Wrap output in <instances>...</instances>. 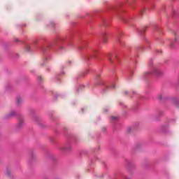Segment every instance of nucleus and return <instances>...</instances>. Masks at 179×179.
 Instances as JSON below:
<instances>
[{"label":"nucleus","mask_w":179,"mask_h":179,"mask_svg":"<svg viewBox=\"0 0 179 179\" xmlns=\"http://www.w3.org/2000/svg\"><path fill=\"white\" fill-rule=\"evenodd\" d=\"M103 43H107V40H108V38L107 37V34H103Z\"/></svg>","instance_id":"nucleus-7"},{"label":"nucleus","mask_w":179,"mask_h":179,"mask_svg":"<svg viewBox=\"0 0 179 179\" xmlns=\"http://www.w3.org/2000/svg\"><path fill=\"white\" fill-rule=\"evenodd\" d=\"M152 72H148V75H156V76H160V75H162L163 72H162V71H160L159 69L154 67L152 69Z\"/></svg>","instance_id":"nucleus-2"},{"label":"nucleus","mask_w":179,"mask_h":179,"mask_svg":"<svg viewBox=\"0 0 179 179\" xmlns=\"http://www.w3.org/2000/svg\"><path fill=\"white\" fill-rule=\"evenodd\" d=\"M43 78L41 76H38V80H39V82H41V80H42Z\"/></svg>","instance_id":"nucleus-9"},{"label":"nucleus","mask_w":179,"mask_h":179,"mask_svg":"<svg viewBox=\"0 0 179 179\" xmlns=\"http://www.w3.org/2000/svg\"><path fill=\"white\" fill-rule=\"evenodd\" d=\"M99 78H100V75L98 74V75L96 76V79Z\"/></svg>","instance_id":"nucleus-12"},{"label":"nucleus","mask_w":179,"mask_h":179,"mask_svg":"<svg viewBox=\"0 0 179 179\" xmlns=\"http://www.w3.org/2000/svg\"><path fill=\"white\" fill-rule=\"evenodd\" d=\"M34 156H36L34 154H32V157H34Z\"/></svg>","instance_id":"nucleus-15"},{"label":"nucleus","mask_w":179,"mask_h":179,"mask_svg":"<svg viewBox=\"0 0 179 179\" xmlns=\"http://www.w3.org/2000/svg\"><path fill=\"white\" fill-rule=\"evenodd\" d=\"M171 47H173V44H171Z\"/></svg>","instance_id":"nucleus-17"},{"label":"nucleus","mask_w":179,"mask_h":179,"mask_svg":"<svg viewBox=\"0 0 179 179\" xmlns=\"http://www.w3.org/2000/svg\"><path fill=\"white\" fill-rule=\"evenodd\" d=\"M124 94H128V92H127V91H125V92H124Z\"/></svg>","instance_id":"nucleus-13"},{"label":"nucleus","mask_w":179,"mask_h":179,"mask_svg":"<svg viewBox=\"0 0 179 179\" xmlns=\"http://www.w3.org/2000/svg\"><path fill=\"white\" fill-rule=\"evenodd\" d=\"M175 41H177V38H175Z\"/></svg>","instance_id":"nucleus-14"},{"label":"nucleus","mask_w":179,"mask_h":179,"mask_svg":"<svg viewBox=\"0 0 179 179\" xmlns=\"http://www.w3.org/2000/svg\"><path fill=\"white\" fill-rule=\"evenodd\" d=\"M23 125H24V117L20 116L18 117V123L16 125V129H21V128H23Z\"/></svg>","instance_id":"nucleus-1"},{"label":"nucleus","mask_w":179,"mask_h":179,"mask_svg":"<svg viewBox=\"0 0 179 179\" xmlns=\"http://www.w3.org/2000/svg\"><path fill=\"white\" fill-rule=\"evenodd\" d=\"M61 149L63 152H69L72 148L70 145H67L62 147Z\"/></svg>","instance_id":"nucleus-4"},{"label":"nucleus","mask_w":179,"mask_h":179,"mask_svg":"<svg viewBox=\"0 0 179 179\" xmlns=\"http://www.w3.org/2000/svg\"><path fill=\"white\" fill-rule=\"evenodd\" d=\"M0 163H1V161H0Z\"/></svg>","instance_id":"nucleus-18"},{"label":"nucleus","mask_w":179,"mask_h":179,"mask_svg":"<svg viewBox=\"0 0 179 179\" xmlns=\"http://www.w3.org/2000/svg\"><path fill=\"white\" fill-rule=\"evenodd\" d=\"M16 103L17 106H20L22 103H23V99L20 96H17L16 99Z\"/></svg>","instance_id":"nucleus-5"},{"label":"nucleus","mask_w":179,"mask_h":179,"mask_svg":"<svg viewBox=\"0 0 179 179\" xmlns=\"http://www.w3.org/2000/svg\"><path fill=\"white\" fill-rule=\"evenodd\" d=\"M27 51H29V46H27Z\"/></svg>","instance_id":"nucleus-16"},{"label":"nucleus","mask_w":179,"mask_h":179,"mask_svg":"<svg viewBox=\"0 0 179 179\" xmlns=\"http://www.w3.org/2000/svg\"><path fill=\"white\" fill-rule=\"evenodd\" d=\"M127 131H128V132H131V128H129V129H127Z\"/></svg>","instance_id":"nucleus-11"},{"label":"nucleus","mask_w":179,"mask_h":179,"mask_svg":"<svg viewBox=\"0 0 179 179\" xmlns=\"http://www.w3.org/2000/svg\"><path fill=\"white\" fill-rule=\"evenodd\" d=\"M17 113L15 110H11L9 112V113L7 115V118H10V117H16Z\"/></svg>","instance_id":"nucleus-3"},{"label":"nucleus","mask_w":179,"mask_h":179,"mask_svg":"<svg viewBox=\"0 0 179 179\" xmlns=\"http://www.w3.org/2000/svg\"><path fill=\"white\" fill-rule=\"evenodd\" d=\"M162 98H163V97L162 96V94H159V95H158V99H159V100H162Z\"/></svg>","instance_id":"nucleus-8"},{"label":"nucleus","mask_w":179,"mask_h":179,"mask_svg":"<svg viewBox=\"0 0 179 179\" xmlns=\"http://www.w3.org/2000/svg\"><path fill=\"white\" fill-rule=\"evenodd\" d=\"M6 176L7 177H8V178H12V171H10V169H6Z\"/></svg>","instance_id":"nucleus-6"},{"label":"nucleus","mask_w":179,"mask_h":179,"mask_svg":"<svg viewBox=\"0 0 179 179\" xmlns=\"http://www.w3.org/2000/svg\"><path fill=\"white\" fill-rule=\"evenodd\" d=\"M111 118L112 120H117V117L112 116Z\"/></svg>","instance_id":"nucleus-10"}]
</instances>
